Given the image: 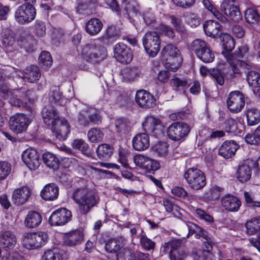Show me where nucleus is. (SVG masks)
I'll return each mask as SVG.
<instances>
[{
	"mask_svg": "<svg viewBox=\"0 0 260 260\" xmlns=\"http://www.w3.org/2000/svg\"><path fill=\"white\" fill-rule=\"evenodd\" d=\"M42 260H63L62 254L59 252L48 250L44 253Z\"/></svg>",
	"mask_w": 260,
	"mask_h": 260,
	"instance_id": "4d7b16f0",
	"label": "nucleus"
},
{
	"mask_svg": "<svg viewBox=\"0 0 260 260\" xmlns=\"http://www.w3.org/2000/svg\"><path fill=\"white\" fill-rule=\"evenodd\" d=\"M72 146L82 152H86L88 148V145L85 141L81 139H76L72 142Z\"/></svg>",
	"mask_w": 260,
	"mask_h": 260,
	"instance_id": "e2e57ef3",
	"label": "nucleus"
},
{
	"mask_svg": "<svg viewBox=\"0 0 260 260\" xmlns=\"http://www.w3.org/2000/svg\"><path fill=\"white\" fill-rule=\"evenodd\" d=\"M221 204L226 210L232 212H237L241 206L240 200L231 194L224 196L221 200Z\"/></svg>",
	"mask_w": 260,
	"mask_h": 260,
	"instance_id": "b1692460",
	"label": "nucleus"
},
{
	"mask_svg": "<svg viewBox=\"0 0 260 260\" xmlns=\"http://www.w3.org/2000/svg\"><path fill=\"white\" fill-rule=\"evenodd\" d=\"M220 10L232 21L238 22L242 19V15L236 0H223Z\"/></svg>",
	"mask_w": 260,
	"mask_h": 260,
	"instance_id": "9b49d317",
	"label": "nucleus"
},
{
	"mask_svg": "<svg viewBox=\"0 0 260 260\" xmlns=\"http://www.w3.org/2000/svg\"><path fill=\"white\" fill-rule=\"evenodd\" d=\"M46 25L45 23L40 20H36L35 24L36 35L40 37L44 36L46 34Z\"/></svg>",
	"mask_w": 260,
	"mask_h": 260,
	"instance_id": "052dcab7",
	"label": "nucleus"
},
{
	"mask_svg": "<svg viewBox=\"0 0 260 260\" xmlns=\"http://www.w3.org/2000/svg\"><path fill=\"white\" fill-rule=\"evenodd\" d=\"M71 212L66 208H60L54 211L49 219L51 225H63L71 220Z\"/></svg>",
	"mask_w": 260,
	"mask_h": 260,
	"instance_id": "f3484780",
	"label": "nucleus"
},
{
	"mask_svg": "<svg viewBox=\"0 0 260 260\" xmlns=\"http://www.w3.org/2000/svg\"><path fill=\"white\" fill-rule=\"evenodd\" d=\"M246 232L249 235L255 234L260 230V218H254L245 223Z\"/></svg>",
	"mask_w": 260,
	"mask_h": 260,
	"instance_id": "ea45409f",
	"label": "nucleus"
},
{
	"mask_svg": "<svg viewBox=\"0 0 260 260\" xmlns=\"http://www.w3.org/2000/svg\"><path fill=\"white\" fill-rule=\"evenodd\" d=\"M238 148V145L234 141H225L219 147L218 154L228 159L235 154Z\"/></svg>",
	"mask_w": 260,
	"mask_h": 260,
	"instance_id": "a878e982",
	"label": "nucleus"
},
{
	"mask_svg": "<svg viewBox=\"0 0 260 260\" xmlns=\"http://www.w3.org/2000/svg\"><path fill=\"white\" fill-rule=\"evenodd\" d=\"M185 226L187 228L188 230V237H189V235H192L193 233L196 234L194 236L197 239H199L201 236L205 237L203 229L196 224L188 223L185 224Z\"/></svg>",
	"mask_w": 260,
	"mask_h": 260,
	"instance_id": "8fccbe9b",
	"label": "nucleus"
},
{
	"mask_svg": "<svg viewBox=\"0 0 260 260\" xmlns=\"http://www.w3.org/2000/svg\"><path fill=\"white\" fill-rule=\"evenodd\" d=\"M11 171V165L6 161H0V180L5 179Z\"/></svg>",
	"mask_w": 260,
	"mask_h": 260,
	"instance_id": "603ef678",
	"label": "nucleus"
},
{
	"mask_svg": "<svg viewBox=\"0 0 260 260\" xmlns=\"http://www.w3.org/2000/svg\"><path fill=\"white\" fill-rule=\"evenodd\" d=\"M87 137L91 142L98 143L102 141L104 134L100 128H92L88 132Z\"/></svg>",
	"mask_w": 260,
	"mask_h": 260,
	"instance_id": "79ce46f5",
	"label": "nucleus"
},
{
	"mask_svg": "<svg viewBox=\"0 0 260 260\" xmlns=\"http://www.w3.org/2000/svg\"><path fill=\"white\" fill-rule=\"evenodd\" d=\"M78 120L80 124L87 126L90 122L96 124H99L101 122V117L95 109L88 108L79 112Z\"/></svg>",
	"mask_w": 260,
	"mask_h": 260,
	"instance_id": "2eb2a0df",
	"label": "nucleus"
},
{
	"mask_svg": "<svg viewBox=\"0 0 260 260\" xmlns=\"http://www.w3.org/2000/svg\"><path fill=\"white\" fill-rule=\"evenodd\" d=\"M41 76L39 68L35 65L27 67L24 70V79L30 83L37 82Z\"/></svg>",
	"mask_w": 260,
	"mask_h": 260,
	"instance_id": "7c9ffc66",
	"label": "nucleus"
},
{
	"mask_svg": "<svg viewBox=\"0 0 260 260\" xmlns=\"http://www.w3.org/2000/svg\"><path fill=\"white\" fill-rule=\"evenodd\" d=\"M245 18L249 23L254 24L260 21V15L256 11L252 9H248L245 11Z\"/></svg>",
	"mask_w": 260,
	"mask_h": 260,
	"instance_id": "de8ad7c7",
	"label": "nucleus"
},
{
	"mask_svg": "<svg viewBox=\"0 0 260 260\" xmlns=\"http://www.w3.org/2000/svg\"><path fill=\"white\" fill-rule=\"evenodd\" d=\"M133 160L137 166L147 171L157 170L160 167L158 161L144 155H136L134 156Z\"/></svg>",
	"mask_w": 260,
	"mask_h": 260,
	"instance_id": "a211bd4d",
	"label": "nucleus"
},
{
	"mask_svg": "<svg viewBox=\"0 0 260 260\" xmlns=\"http://www.w3.org/2000/svg\"><path fill=\"white\" fill-rule=\"evenodd\" d=\"M222 45L227 51H232L235 47V42L233 38L228 34H224L222 37Z\"/></svg>",
	"mask_w": 260,
	"mask_h": 260,
	"instance_id": "5fc2aeb1",
	"label": "nucleus"
},
{
	"mask_svg": "<svg viewBox=\"0 0 260 260\" xmlns=\"http://www.w3.org/2000/svg\"><path fill=\"white\" fill-rule=\"evenodd\" d=\"M171 260H183L187 256V253L184 248H179L177 250L169 252Z\"/></svg>",
	"mask_w": 260,
	"mask_h": 260,
	"instance_id": "13d9d810",
	"label": "nucleus"
},
{
	"mask_svg": "<svg viewBox=\"0 0 260 260\" xmlns=\"http://www.w3.org/2000/svg\"><path fill=\"white\" fill-rule=\"evenodd\" d=\"M202 3L205 8L210 11L220 22L226 23L228 21L227 18L219 12L209 0H203Z\"/></svg>",
	"mask_w": 260,
	"mask_h": 260,
	"instance_id": "c9c22d12",
	"label": "nucleus"
},
{
	"mask_svg": "<svg viewBox=\"0 0 260 260\" xmlns=\"http://www.w3.org/2000/svg\"><path fill=\"white\" fill-rule=\"evenodd\" d=\"M225 58L231 67V70L224 73L225 77L227 80L233 79L237 75H240L242 70H249L251 69L250 65L237 59L233 54L228 53L225 56Z\"/></svg>",
	"mask_w": 260,
	"mask_h": 260,
	"instance_id": "423d86ee",
	"label": "nucleus"
},
{
	"mask_svg": "<svg viewBox=\"0 0 260 260\" xmlns=\"http://www.w3.org/2000/svg\"><path fill=\"white\" fill-rule=\"evenodd\" d=\"M23 246L28 249H35L44 246L48 240L47 234L43 232L24 233L22 236Z\"/></svg>",
	"mask_w": 260,
	"mask_h": 260,
	"instance_id": "20e7f679",
	"label": "nucleus"
},
{
	"mask_svg": "<svg viewBox=\"0 0 260 260\" xmlns=\"http://www.w3.org/2000/svg\"><path fill=\"white\" fill-rule=\"evenodd\" d=\"M203 28L207 36L214 37L220 30L221 25L216 21L209 20L204 23Z\"/></svg>",
	"mask_w": 260,
	"mask_h": 260,
	"instance_id": "72a5a7b5",
	"label": "nucleus"
},
{
	"mask_svg": "<svg viewBox=\"0 0 260 260\" xmlns=\"http://www.w3.org/2000/svg\"><path fill=\"white\" fill-rule=\"evenodd\" d=\"M135 100L140 107L145 109L154 107L156 101L154 96L145 90H140L137 92Z\"/></svg>",
	"mask_w": 260,
	"mask_h": 260,
	"instance_id": "412c9836",
	"label": "nucleus"
},
{
	"mask_svg": "<svg viewBox=\"0 0 260 260\" xmlns=\"http://www.w3.org/2000/svg\"><path fill=\"white\" fill-rule=\"evenodd\" d=\"M73 199L78 205L80 212L84 214H86L97 202L93 192L87 188L76 189L73 194Z\"/></svg>",
	"mask_w": 260,
	"mask_h": 260,
	"instance_id": "f03ea898",
	"label": "nucleus"
},
{
	"mask_svg": "<svg viewBox=\"0 0 260 260\" xmlns=\"http://www.w3.org/2000/svg\"><path fill=\"white\" fill-rule=\"evenodd\" d=\"M52 131L56 135L57 138L65 139L70 133V126L68 121L63 118L57 121V122L52 126Z\"/></svg>",
	"mask_w": 260,
	"mask_h": 260,
	"instance_id": "393cba45",
	"label": "nucleus"
},
{
	"mask_svg": "<svg viewBox=\"0 0 260 260\" xmlns=\"http://www.w3.org/2000/svg\"><path fill=\"white\" fill-rule=\"evenodd\" d=\"M117 260H136L133 252L128 248H123L117 254Z\"/></svg>",
	"mask_w": 260,
	"mask_h": 260,
	"instance_id": "3c124183",
	"label": "nucleus"
},
{
	"mask_svg": "<svg viewBox=\"0 0 260 260\" xmlns=\"http://www.w3.org/2000/svg\"><path fill=\"white\" fill-rule=\"evenodd\" d=\"M191 47L198 58L202 61L210 63L214 60V54L204 41L196 39L192 42Z\"/></svg>",
	"mask_w": 260,
	"mask_h": 260,
	"instance_id": "6e6552de",
	"label": "nucleus"
},
{
	"mask_svg": "<svg viewBox=\"0 0 260 260\" xmlns=\"http://www.w3.org/2000/svg\"><path fill=\"white\" fill-rule=\"evenodd\" d=\"M16 244V238L14 234L10 231L0 232V246L4 248L11 249Z\"/></svg>",
	"mask_w": 260,
	"mask_h": 260,
	"instance_id": "cd10ccee",
	"label": "nucleus"
},
{
	"mask_svg": "<svg viewBox=\"0 0 260 260\" xmlns=\"http://www.w3.org/2000/svg\"><path fill=\"white\" fill-rule=\"evenodd\" d=\"M122 5L124 9L127 12L137 13L138 11V4L136 0H123Z\"/></svg>",
	"mask_w": 260,
	"mask_h": 260,
	"instance_id": "bf43d9fd",
	"label": "nucleus"
},
{
	"mask_svg": "<svg viewBox=\"0 0 260 260\" xmlns=\"http://www.w3.org/2000/svg\"><path fill=\"white\" fill-rule=\"evenodd\" d=\"M42 118L45 124L53 126L60 118L55 108L51 105L45 106L42 110Z\"/></svg>",
	"mask_w": 260,
	"mask_h": 260,
	"instance_id": "5701e85b",
	"label": "nucleus"
},
{
	"mask_svg": "<svg viewBox=\"0 0 260 260\" xmlns=\"http://www.w3.org/2000/svg\"><path fill=\"white\" fill-rule=\"evenodd\" d=\"M114 56L122 63H128L133 59L132 51L123 43H118L114 47Z\"/></svg>",
	"mask_w": 260,
	"mask_h": 260,
	"instance_id": "aec40b11",
	"label": "nucleus"
},
{
	"mask_svg": "<svg viewBox=\"0 0 260 260\" xmlns=\"http://www.w3.org/2000/svg\"><path fill=\"white\" fill-rule=\"evenodd\" d=\"M247 79L249 85L253 88L260 87V74L255 71L248 72Z\"/></svg>",
	"mask_w": 260,
	"mask_h": 260,
	"instance_id": "a18cd8bd",
	"label": "nucleus"
},
{
	"mask_svg": "<svg viewBox=\"0 0 260 260\" xmlns=\"http://www.w3.org/2000/svg\"><path fill=\"white\" fill-rule=\"evenodd\" d=\"M170 83L172 86L182 89L189 86L188 80L185 78L175 77L170 80Z\"/></svg>",
	"mask_w": 260,
	"mask_h": 260,
	"instance_id": "864d4df0",
	"label": "nucleus"
},
{
	"mask_svg": "<svg viewBox=\"0 0 260 260\" xmlns=\"http://www.w3.org/2000/svg\"><path fill=\"white\" fill-rule=\"evenodd\" d=\"M52 59L51 54L47 51H42L39 57V62L40 66L44 68H49L52 64Z\"/></svg>",
	"mask_w": 260,
	"mask_h": 260,
	"instance_id": "09e8293b",
	"label": "nucleus"
},
{
	"mask_svg": "<svg viewBox=\"0 0 260 260\" xmlns=\"http://www.w3.org/2000/svg\"><path fill=\"white\" fill-rule=\"evenodd\" d=\"M149 138L146 133L139 134L133 139V147L137 151L146 149L149 146Z\"/></svg>",
	"mask_w": 260,
	"mask_h": 260,
	"instance_id": "c85d7f7f",
	"label": "nucleus"
},
{
	"mask_svg": "<svg viewBox=\"0 0 260 260\" xmlns=\"http://www.w3.org/2000/svg\"><path fill=\"white\" fill-rule=\"evenodd\" d=\"M190 130V126L185 123L176 122L170 125L167 129L169 138L175 141H183Z\"/></svg>",
	"mask_w": 260,
	"mask_h": 260,
	"instance_id": "f8f14e48",
	"label": "nucleus"
},
{
	"mask_svg": "<svg viewBox=\"0 0 260 260\" xmlns=\"http://www.w3.org/2000/svg\"><path fill=\"white\" fill-rule=\"evenodd\" d=\"M181 240L179 239L173 240L165 244L164 251L167 252L169 250V252H171L172 250H177L179 248H183L181 246Z\"/></svg>",
	"mask_w": 260,
	"mask_h": 260,
	"instance_id": "6e6d98bb",
	"label": "nucleus"
},
{
	"mask_svg": "<svg viewBox=\"0 0 260 260\" xmlns=\"http://www.w3.org/2000/svg\"><path fill=\"white\" fill-rule=\"evenodd\" d=\"M195 214L200 219L207 222H212L213 221V217L209 214L207 213L204 210L197 208L195 210Z\"/></svg>",
	"mask_w": 260,
	"mask_h": 260,
	"instance_id": "69168bd1",
	"label": "nucleus"
},
{
	"mask_svg": "<svg viewBox=\"0 0 260 260\" xmlns=\"http://www.w3.org/2000/svg\"><path fill=\"white\" fill-rule=\"evenodd\" d=\"M142 42L145 50L149 56H156L160 48V40L157 32L154 31H147L143 37Z\"/></svg>",
	"mask_w": 260,
	"mask_h": 260,
	"instance_id": "0eeeda50",
	"label": "nucleus"
},
{
	"mask_svg": "<svg viewBox=\"0 0 260 260\" xmlns=\"http://www.w3.org/2000/svg\"><path fill=\"white\" fill-rule=\"evenodd\" d=\"M189 187L194 190L202 189L206 184V179L204 173L196 168L188 169L184 174Z\"/></svg>",
	"mask_w": 260,
	"mask_h": 260,
	"instance_id": "39448f33",
	"label": "nucleus"
},
{
	"mask_svg": "<svg viewBox=\"0 0 260 260\" xmlns=\"http://www.w3.org/2000/svg\"><path fill=\"white\" fill-rule=\"evenodd\" d=\"M248 125H255L260 122V111L255 108L248 109L246 111Z\"/></svg>",
	"mask_w": 260,
	"mask_h": 260,
	"instance_id": "e433bc0d",
	"label": "nucleus"
},
{
	"mask_svg": "<svg viewBox=\"0 0 260 260\" xmlns=\"http://www.w3.org/2000/svg\"><path fill=\"white\" fill-rule=\"evenodd\" d=\"M36 11L34 6L22 4L19 6L14 14L16 21L20 24H27L36 17Z\"/></svg>",
	"mask_w": 260,
	"mask_h": 260,
	"instance_id": "9d476101",
	"label": "nucleus"
},
{
	"mask_svg": "<svg viewBox=\"0 0 260 260\" xmlns=\"http://www.w3.org/2000/svg\"><path fill=\"white\" fill-rule=\"evenodd\" d=\"M141 246L146 250H150L153 248L154 243L145 235H142L140 239Z\"/></svg>",
	"mask_w": 260,
	"mask_h": 260,
	"instance_id": "338daca9",
	"label": "nucleus"
},
{
	"mask_svg": "<svg viewBox=\"0 0 260 260\" xmlns=\"http://www.w3.org/2000/svg\"><path fill=\"white\" fill-rule=\"evenodd\" d=\"M1 96L5 99L8 100L9 103L14 106L18 107L25 106V94L24 91L19 90H15L13 91L9 90L6 86H2L0 87Z\"/></svg>",
	"mask_w": 260,
	"mask_h": 260,
	"instance_id": "1a4fd4ad",
	"label": "nucleus"
},
{
	"mask_svg": "<svg viewBox=\"0 0 260 260\" xmlns=\"http://www.w3.org/2000/svg\"><path fill=\"white\" fill-rule=\"evenodd\" d=\"M83 239V233L79 230H74L66 235L64 242L68 246H74L80 244Z\"/></svg>",
	"mask_w": 260,
	"mask_h": 260,
	"instance_id": "2f4dec72",
	"label": "nucleus"
},
{
	"mask_svg": "<svg viewBox=\"0 0 260 260\" xmlns=\"http://www.w3.org/2000/svg\"><path fill=\"white\" fill-rule=\"evenodd\" d=\"M43 159L47 166L53 169L57 168L59 162L58 158L54 154L49 152L43 154Z\"/></svg>",
	"mask_w": 260,
	"mask_h": 260,
	"instance_id": "a19ab883",
	"label": "nucleus"
},
{
	"mask_svg": "<svg viewBox=\"0 0 260 260\" xmlns=\"http://www.w3.org/2000/svg\"><path fill=\"white\" fill-rule=\"evenodd\" d=\"M22 159L30 170H36L40 166V155L37 151L29 148L23 151Z\"/></svg>",
	"mask_w": 260,
	"mask_h": 260,
	"instance_id": "6ab92c4d",
	"label": "nucleus"
},
{
	"mask_svg": "<svg viewBox=\"0 0 260 260\" xmlns=\"http://www.w3.org/2000/svg\"><path fill=\"white\" fill-rule=\"evenodd\" d=\"M31 194V189L27 186H23L14 189L12 199L15 205H22L28 201Z\"/></svg>",
	"mask_w": 260,
	"mask_h": 260,
	"instance_id": "4be33fe9",
	"label": "nucleus"
},
{
	"mask_svg": "<svg viewBox=\"0 0 260 260\" xmlns=\"http://www.w3.org/2000/svg\"><path fill=\"white\" fill-rule=\"evenodd\" d=\"M2 41L4 45L12 46L15 42L14 33L9 28H3Z\"/></svg>",
	"mask_w": 260,
	"mask_h": 260,
	"instance_id": "37998d69",
	"label": "nucleus"
},
{
	"mask_svg": "<svg viewBox=\"0 0 260 260\" xmlns=\"http://www.w3.org/2000/svg\"><path fill=\"white\" fill-rule=\"evenodd\" d=\"M161 53L166 68L173 72L176 71L182 61L178 49L172 44H168L162 49Z\"/></svg>",
	"mask_w": 260,
	"mask_h": 260,
	"instance_id": "7ed1b4c3",
	"label": "nucleus"
},
{
	"mask_svg": "<svg viewBox=\"0 0 260 260\" xmlns=\"http://www.w3.org/2000/svg\"><path fill=\"white\" fill-rule=\"evenodd\" d=\"M122 243L116 239H111L109 240L105 245V250L109 253H114L122 248Z\"/></svg>",
	"mask_w": 260,
	"mask_h": 260,
	"instance_id": "c03bdc74",
	"label": "nucleus"
},
{
	"mask_svg": "<svg viewBox=\"0 0 260 260\" xmlns=\"http://www.w3.org/2000/svg\"><path fill=\"white\" fill-rule=\"evenodd\" d=\"M209 75L213 77L220 85H222L224 84V78L219 70L213 69L209 72Z\"/></svg>",
	"mask_w": 260,
	"mask_h": 260,
	"instance_id": "0e129e2a",
	"label": "nucleus"
},
{
	"mask_svg": "<svg viewBox=\"0 0 260 260\" xmlns=\"http://www.w3.org/2000/svg\"><path fill=\"white\" fill-rule=\"evenodd\" d=\"M253 160L248 159L243 165L240 166L237 171V178L241 182H245L249 180L251 177V166Z\"/></svg>",
	"mask_w": 260,
	"mask_h": 260,
	"instance_id": "c756f323",
	"label": "nucleus"
},
{
	"mask_svg": "<svg viewBox=\"0 0 260 260\" xmlns=\"http://www.w3.org/2000/svg\"><path fill=\"white\" fill-rule=\"evenodd\" d=\"M103 39H98L86 44L81 53L82 58L92 63H97L107 56L106 48L103 46Z\"/></svg>",
	"mask_w": 260,
	"mask_h": 260,
	"instance_id": "f257e3e1",
	"label": "nucleus"
},
{
	"mask_svg": "<svg viewBox=\"0 0 260 260\" xmlns=\"http://www.w3.org/2000/svg\"><path fill=\"white\" fill-rule=\"evenodd\" d=\"M50 96L55 103L59 105L65 104L67 101L66 99L62 96V93L57 87H54L51 89Z\"/></svg>",
	"mask_w": 260,
	"mask_h": 260,
	"instance_id": "49530a36",
	"label": "nucleus"
},
{
	"mask_svg": "<svg viewBox=\"0 0 260 260\" xmlns=\"http://www.w3.org/2000/svg\"><path fill=\"white\" fill-rule=\"evenodd\" d=\"M42 221V216L37 212L29 211L24 221L26 226L29 228H35L39 226Z\"/></svg>",
	"mask_w": 260,
	"mask_h": 260,
	"instance_id": "473e14b6",
	"label": "nucleus"
},
{
	"mask_svg": "<svg viewBox=\"0 0 260 260\" xmlns=\"http://www.w3.org/2000/svg\"><path fill=\"white\" fill-rule=\"evenodd\" d=\"M158 29L160 33L164 34L169 38H172L175 36V34L173 29L168 25L165 24H160L159 25Z\"/></svg>",
	"mask_w": 260,
	"mask_h": 260,
	"instance_id": "774afa93",
	"label": "nucleus"
},
{
	"mask_svg": "<svg viewBox=\"0 0 260 260\" xmlns=\"http://www.w3.org/2000/svg\"><path fill=\"white\" fill-rule=\"evenodd\" d=\"M183 17L185 23L192 27H196L201 23V19L200 16L192 12H185L183 14Z\"/></svg>",
	"mask_w": 260,
	"mask_h": 260,
	"instance_id": "58836bf2",
	"label": "nucleus"
},
{
	"mask_svg": "<svg viewBox=\"0 0 260 260\" xmlns=\"http://www.w3.org/2000/svg\"><path fill=\"white\" fill-rule=\"evenodd\" d=\"M59 188L53 183L46 185L40 192V196L46 201H54L58 196Z\"/></svg>",
	"mask_w": 260,
	"mask_h": 260,
	"instance_id": "bb28decb",
	"label": "nucleus"
},
{
	"mask_svg": "<svg viewBox=\"0 0 260 260\" xmlns=\"http://www.w3.org/2000/svg\"><path fill=\"white\" fill-rule=\"evenodd\" d=\"M31 122V119L24 114H16L10 117L9 128L15 134H21L26 131Z\"/></svg>",
	"mask_w": 260,
	"mask_h": 260,
	"instance_id": "ddd939ff",
	"label": "nucleus"
},
{
	"mask_svg": "<svg viewBox=\"0 0 260 260\" xmlns=\"http://www.w3.org/2000/svg\"><path fill=\"white\" fill-rule=\"evenodd\" d=\"M168 145L165 142L158 143L155 148V151L160 157H165L168 153Z\"/></svg>",
	"mask_w": 260,
	"mask_h": 260,
	"instance_id": "680f3d73",
	"label": "nucleus"
},
{
	"mask_svg": "<svg viewBox=\"0 0 260 260\" xmlns=\"http://www.w3.org/2000/svg\"><path fill=\"white\" fill-rule=\"evenodd\" d=\"M144 131L156 137L162 134V125L159 119L153 116H147L142 123Z\"/></svg>",
	"mask_w": 260,
	"mask_h": 260,
	"instance_id": "dca6fc26",
	"label": "nucleus"
},
{
	"mask_svg": "<svg viewBox=\"0 0 260 260\" xmlns=\"http://www.w3.org/2000/svg\"><path fill=\"white\" fill-rule=\"evenodd\" d=\"M226 104L228 109L233 113L240 112L245 105L243 94L239 91H231L227 98Z\"/></svg>",
	"mask_w": 260,
	"mask_h": 260,
	"instance_id": "4468645a",
	"label": "nucleus"
},
{
	"mask_svg": "<svg viewBox=\"0 0 260 260\" xmlns=\"http://www.w3.org/2000/svg\"><path fill=\"white\" fill-rule=\"evenodd\" d=\"M113 147L107 144L100 145L96 148V152L100 159L109 158L113 153Z\"/></svg>",
	"mask_w": 260,
	"mask_h": 260,
	"instance_id": "4c0bfd02",
	"label": "nucleus"
},
{
	"mask_svg": "<svg viewBox=\"0 0 260 260\" xmlns=\"http://www.w3.org/2000/svg\"><path fill=\"white\" fill-rule=\"evenodd\" d=\"M102 27L103 24L99 19L92 18L87 22L85 29L88 34L95 36L100 32Z\"/></svg>",
	"mask_w": 260,
	"mask_h": 260,
	"instance_id": "f704fd0d",
	"label": "nucleus"
}]
</instances>
